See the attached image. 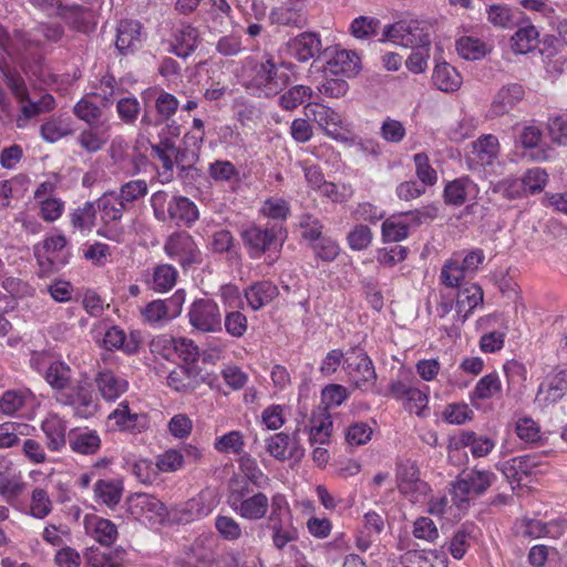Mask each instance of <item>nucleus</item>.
<instances>
[{
  "instance_id": "nucleus-12",
  "label": "nucleus",
  "mask_w": 567,
  "mask_h": 567,
  "mask_svg": "<svg viewBox=\"0 0 567 567\" xmlns=\"http://www.w3.org/2000/svg\"><path fill=\"white\" fill-rule=\"evenodd\" d=\"M111 430L130 434H141L151 427V420L147 413L134 410L128 401H121L117 406L107 415Z\"/></svg>"
},
{
  "instance_id": "nucleus-54",
  "label": "nucleus",
  "mask_w": 567,
  "mask_h": 567,
  "mask_svg": "<svg viewBox=\"0 0 567 567\" xmlns=\"http://www.w3.org/2000/svg\"><path fill=\"white\" fill-rule=\"evenodd\" d=\"M269 19L271 23L299 29L307 24V18L303 11L293 6H280L274 8L270 11Z\"/></svg>"
},
{
  "instance_id": "nucleus-13",
  "label": "nucleus",
  "mask_w": 567,
  "mask_h": 567,
  "mask_svg": "<svg viewBox=\"0 0 567 567\" xmlns=\"http://www.w3.org/2000/svg\"><path fill=\"white\" fill-rule=\"evenodd\" d=\"M185 293L177 290L168 299H157L148 302L142 310L143 321L152 327H163L182 312Z\"/></svg>"
},
{
  "instance_id": "nucleus-61",
  "label": "nucleus",
  "mask_w": 567,
  "mask_h": 567,
  "mask_svg": "<svg viewBox=\"0 0 567 567\" xmlns=\"http://www.w3.org/2000/svg\"><path fill=\"white\" fill-rule=\"evenodd\" d=\"M271 530L272 545L282 550L289 543L297 542L299 538V530L295 526L293 520L280 523L269 526Z\"/></svg>"
},
{
  "instance_id": "nucleus-17",
  "label": "nucleus",
  "mask_w": 567,
  "mask_h": 567,
  "mask_svg": "<svg viewBox=\"0 0 567 567\" xmlns=\"http://www.w3.org/2000/svg\"><path fill=\"white\" fill-rule=\"evenodd\" d=\"M545 454H526L504 462L501 471L507 478L520 482L524 477L543 473L546 465Z\"/></svg>"
},
{
  "instance_id": "nucleus-18",
  "label": "nucleus",
  "mask_w": 567,
  "mask_h": 567,
  "mask_svg": "<svg viewBox=\"0 0 567 567\" xmlns=\"http://www.w3.org/2000/svg\"><path fill=\"white\" fill-rule=\"evenodd\" d=\"M94 383L101 398L109 403L118 400L130 388L126 378L111 369L100 370L94 377Z\"/></svg>"
},
{
  "instance_id": "nucleus-25",
  "label": "nucleus",
  "mask_w": 567,
  "mask_h": 567,
  "mask_svg": "<svg viewBox=\"0 0 567 567\" xmlns=\"http://www.w3.org/2000/svg\"><path fill=\"white\" fill-rule=\"evenodd\" d=\"M288 52L299 62H307L315 58L322 48L319 34L302 32L290 39L287 43Z\"/></svg>"
},
{
  "instance_id": "nucleus-29",
  "label": "nucleus",
  "mask_w": 567,
  "mask_h": 567,
  "mask_svg": "<svg viewBox=\"0 0 567 567\" xmlns=\"http://www.w3.org/2000/svg\"><path fill=\"white\" fill-rule=\"evenodd\" d=\"M122 467L128 471L142 484H153L158 477L155 463L148 458L138 457L133 453L123 454Z\"/></svg>"
},
{
  "instance_id": "nucleus-58",
  "label": "nucleus",
  "mask_w": 567,
  "mask_h": 567,
  "mask_svg": "<svg viewBox=\"0 0 567 567\" xmlns=\"http://www.w3.org/2000/svg\"><path fill=\"white\" fill-rule=\"evenodd\" d=\"M269 515L267 517L269 526L293 520L290 504L282 493H276L269 499Z\"/></svg>"
},
{
  "instance_id": "nucleus-45",
  "label": "nucleus",
  "mask_w": 567,
  "mask_h": 567,
  "mask_svg": "<svg viewBox=\"0 0 567 567\" xmlns=\"http://www.w3.org/2000/svg\"><path fill=\"white\" fill-rule=\"evenodd\" d=\"M107 128L103 125H89L76 136V144L87 153H97L107 143Z\"/></svg>"
},
{
  "instance_id": "nucleus-7",
  "label": "nucleus",
  "mask_w": 567,
  "mask_h": 567,
  "mask_svg": "<svg viewBox=\"0 0 567 567\" xmlns=\"http://www.w3.org/2000/svg\"><path fill=\"white\" fill-rule=\"evenodd\" d=\"M436 216L437 208L433 206L391 215L382 223V239L386 243L402 241L408 238L411 228L433 220Z\"/></svg>"
},
{
  "instance_id": "nucleus-24",
  "label": "nucleus",
  "mask_w": 567,
  "mask_h": 567,
  "mask_svg": "<svg viewBox=\"0 0 567 567\" xmlns=\"http://www.w3.org/2000/svg\"><path fill=\"white\" fill-rule=\"evenodd\" d=\"M199 218V212L194 202L185 196H173L167 206L166 221L190 227Z\"/></svg>"
},
{
  "instance_id": "nucleus-27",
  "label": "nucleus",
  "mask_w": 567,
  "mask_h": 567,
  "mask_svg": "<svg viewBox=\"0 0 567 567\" xmlns=\"http://www.w3.org/2000/svg\"><path fill=\"white\" fill-rule=\"evenodd\" d=\"M501 145L497 136L483 134L472 143L471 159L480 166H492L497 162Z\"/></svg>"
},
{
  "instance_id": "nucleus-49",
  "label": "nucleus",
  "mask_w": 567,
  "mask_h": 567,
  "mask_svg": "<svg viewBox=\"0 0 567 567\" xmlns=\"http://www.w3.org/2000/svg\"><path fill=\"white\" fill-rule=\"evenodd\" d=\"M103 346L107 350H122L127 354L135 353L138 350V341L133 334L127 339L123 329L117 326H111L106 329L103 338Z\"/></svg>"
},
{
  "instance_id": "nucleus-2",
  "label": "nucleus",
  "mask_w": 567,
  "mask_h": 567,
  "mask_svg": "<svg viewBox=\"0 0 567 567\" xmlns=\"http://www.w3.org/2000/svg\"><path fill=\"white\" fill-rule=\"evenodd\" d=\"M239 237L252 260L269 252H279L287 239V229L277 223L259 224L250 221L240 227Z\"/></svg>"
},
{
  "instance_id": "nucleus-9",
  "label": "nucleus",
  "mask_w": 567,
  "mask_h": 567,
  "mask_svg": "<svg viewBox=\"0 0 567 567\" xmlns=\"http://www.w3.org/2000/svg\"><path fill=\"white\" fill-rule=\"evenodd\" d=\"M126 504L130 515L150 527L163 524L168 514L165 504L155 495L147 493L131 495Z\"/></svg>"
},
{
  "instance_id": "nucleus-36",
  "label": "nucleus",
  "mask_w": 567,
  "mask_h": 567,
  "mask_svg": "<svg viewBox=\"0 0 567 567\" xmlns=\"http://www.w3.org/2000/svg\"><path fill=\"white\" fill-rule=\"evenodd\" d=\"M124 485L114 478L99 480L94 484V501L113 509L122 499Z\"/></svg>"
},
{
  "instance_id": "nucleus-14",
  "label": "nucleus",
  "mask_w": 567,
  "mask_h": 567,
  "mask_svg": "<svg viewBox=\"0 0 567 567\" xmlns=\"http://www.w3.org/2000/svg\"><path fill=\"white\" fill-rule=\"evenodd\" d=\"M303 113L308 120L316 122L331 138L340 142L349 140L347 134L342 132L343 120L333 109L317 102H310L303 106Z\"/></svg>"
},
{
  "instance_id": "nucleus-16",
  "label": "nucleus",
  "mask_w": 567,
  "mask_h": 567,
  "mask_svg": "<svg viewBox=\"0 0 567 567\" xmlns=\"http://www.w3.org/2000/svg\"><path fill=\"white\" fill-rule=\"evenodd\" d=\"M396 477L399 491L412 503L420 502L430 491L427 483L420 480L416 464L410 460L398 465Z\"/></svg>"
},
{
  "instance_id": "nucleus-23",
  "label": "nucleus",
  "mask_w": 567,
  "mask_h": 567,
  "mask_svg": "<svg viewBox=\"0 0 567 567\" xmlns=\"http://www.w3.org/2000/svg\"><path fill=\"white\" fill-rule=\"evenodd\" d=\"M480 193L478 186L468 176H461L449 182L444 187L445 203L453 206H462L475 200Z\"/></svg>"
},
{
  "instance_id": "nucleus-21",
  "label": "nucleus",
  "mask_w": 567,
  "mask_h": 567,
  "mask_svg": "<svg viewBox=\"0 0 567 567\" xmlns=\"http://www.w3.org/2000/svg\"><path fill=\"white\" fill-rule=\"evenodd\" d=\"M230 506L240 517L259 520L265 518L268 513L269 498L266 494L258 492L247 497H234Z\"/></svg>"
},
{
  "instance_id": "nucleus-56",
  "label": "nucleus",
  "mask_w": 567,
  "mask_h": 567,
  "mask_svg": "<svg viewBox=\"0 0 567 567\" xmlns=\"http://www.w3.org/2000/svg\"><path fill=\"white\" fill-rule=\"evenodd\" d=\"M103 105L100 106L93 102L92 95H85L73 106L74 115L87 125H102Z\"/></svg>"
},
{
  "instance_id": "nucleus-52",
  "label": "nucleus",
  "mask_w": 567,
  "mask_h": 567,
  "mask_svg": "<svg viewBox=\"0 0 567 567\" xmlns=\"http://www.w3.org/2000/svg\"><path fill=\"white\" fill-rule=\"evenodd\" d=\"M33 401L34 396L28 389L8 390L0 396V411L6 415H14Z\"/></svg>"
},
{
  "instance_id": "nucleus-46",
  "label": "nucleus",
  "mask_w": 567,
  "mask_h": 567,
  "mask_svg": "<svg viewBox=\"0 0 567 567\" xmlns=\"http://www.w3.org/2000/svg\"><path fill=\"white\" fill-rule=\"evenodd\" d=\"M566 390L567 372L561 370L554 374L547 383L539 385L536 400L545 404L555 403L563 398Z\"/></svg>"
},
{
  "instance_id": "nucleus-47",
  "label": "nucleus",
  "mask_w": 567,
  "mask_h": 567,
  "mask_svg": "<svg viewBox=\"0 0 567 567\" xmlns=\"http://www.w3.org/2000/svg\"><path fill=\"white\" fill-rule=\"evenodd\" d=\"M198 31L189 24L182 25L174 34V40L172 42V51L177 56L187 58L195 51V49L198 45Z\"/></svg>"
},
{
  "instance_id": "nucleus-42",
  "label": "nucleus",
  "mask_w": 567,
  "mask_h": 567,
  "mask_svg": "<svg viewBox=\"0 0 567 567\" xmlns=\"http://www.w3.org/2000/svg\"><path fill=\"white\" fill-rule=\"evenodd\" d=\"M433 84L442 92L452 93L462 85L458 71L447 62L437 63L432 75Z\"/></svg>"
},
{
  "instance_id": "nucleus-15",
  "label": "nucleus",
  "mask_w": 567,
  "mask_h": 567,
  "mask_svg": "<svg viewBox=\"0 0 567 567\" xmlns=\"http://www.w3.org/2000/svg\"><path fill=\"white\" fill-rule=\"evenodd\" d=\"M55 400L63 406H70L74 416L81 419L92 417L99 410V400L93 391L82 385L59 392Z\"/></svg>"
},
{
  "instance_id": "nucleus-37",
  "label": "nucleus",
  "mask_w": 567,
  "mask_h": 567,
  "mask_svg": "<svg viewBox=\"0 0 567 567\" xmlns=\"http://www.w3.org/2000/svg\"><path fill=\"white\" fill-rule=\"evenodd\" d=\"M560 526L557 523H543L535 518H523L516 524V534L525 538L558 537Z\"/></svg>"
},
{
  "instance_id": "nucleus-20",
  "label": "nucleus",
  "mask_w": 567,
  "mask_h": 567,
  "mask_svg": "<svg viewBox=\"0 0 567 567\" xmlns=\"http://www.w3.org/2000/svg\"><path fill=\"white\" fill-rule=\"evenodd\" d=\"M327 74L352 78L361 70L360 56L346 49L336 48L327 61Z\"/></svg>"
},
{
  "instance_id": "nucleus-57",
  "label": "nucleus",
  "mask_w": 567,
  "mask_h": 567,
  "mask_svg": "<svg viewBox=\"0 0 567 567\" xmlns=\"http://www.w3.org/2000/svg\"><path fill=\"white\" fill-rule=\"evenodd\" d=\"M53 509V502L47 489L35 487L30 495V504L25 514L37 519H44L51 514Z\"/></svg>"
},
{
  "instance_id": "nucleus-60",
  "label": "nucleus",
  "mask_w": 567,
  "mask_h": 567,
  "mask_svg": "<svg viewBox=\"0 0 567 567\" xmlns=\"http://www.w3.org/2000/svg\"><path fill=\"white\" fill-rule=\"evenodd\" d=\"M381 21L370 16H360L352 20L349 27L350 34L358 40H370L378 34Z\"/></svg>"
},
{
  "instance_id": "nucleus-1",
  "label": "nucleus",
  "mask_w": 567,
  "mask_h": 567,
  "mask_svg": "<svg viewBox=\"0 0 567 567\" xmlns=\"http://www.w3.org/2000/svg\"><path fill=\"white\" fill-rule=\"evenodd\" d=\"M244 85L258 97H272L281 92L289 83L290 76L279 72L270 54L260 60L247 56L243 60Z\"/></svg>"
},
{
  "instance_id": "nucleus-55",
  "label": "nucleus",
  "mask_w": 567,
  "mask_h": 567,
  "mask_svg": "<svg viewBox=\"0 0 567 567\" xmlns=\"http://www.w3.org/2000/svg\"><path fill=\"white\" fill-rule=\"evenodd\" d=\"M289 214V203L280 197L267 198L259 208V215L269 219L267 223H277L282 226H285Z\"/></svg>"
},
{
  "instance_id": "nucleus-41",
  "label": "nucleus",
  "mask_w": 567,
  "mask_h": 567,
  "mask_svg": "<svg viewBox=\"0 0 567 567\" xmlns=\"http://www.w3.org/2000/svg\"><path fill=\"white\" fill-rule=\"evenodd\" d=\"M69 444L75 453L93 455L101 447V437L95 430L73 431L69 434Z\"/></svg>"
},
{
  "instance_id": "nucleus-19",
  "label": "nucleus",
  "mask_w": 567,
  "mask_h": 567,
  "mask_svg": "<svg viewBox=\"0 0 567 567\" xmlns=\"http://www.w3.org/2000/svg\"><path fill=\"white\" fill-rule=\"evenodd\" d=\"M483 289L477 284H464L457 291L456 313L454 324H463L473 313L474 309L483 305Z\"/></svg>"
},
{
  "instance_id": "nucleus-3",
  "label": "nucleus",
  "mask_w": 567,
  "mask_h": 567,
  "mask_svg": "<svg viewBox=\"0 0 567 567\" xmlns=\"http://www.w3.org/2000/svg\"><path fill=\"white\" fill-rule=\"evenodd\" d=\"M495 480L496 475L487 470L472 468L467 472H463L457 480L451 484V502H453L458 511L457 514L452 515L456 517L466 511L471 501L484 494Z\"/></svg>"
},
{
  "instance_id": "nucleus-11",
  "label": "nucleus",
  "mask_w": 567,
  "mask_h": 567,
  "mask_svg": "<svg viewBox=\"0 0 567 567\" xmlns=\"http://www.w3.org/2000/svg\"><path fill=\"white\" fill-rule=\"evenodd\" d=\"M190 326L203 333H218L223 330V317L218 303L208 298L196 299L188 309Z\"/></svg>"
},
{
  "instance_id": "nucleus-50",
  "label": "nucleus",
  "mask_w": 567,
  "mask_h": 567,
  "mask_svg": "<svg viewBox=\"0 0 567 567\" xmlns=\"http://www.w3.org/2000/svg\"><path fill=\"white\" fill-rule=\"evenodd\" d=\"M166 383L176 392L187 393L196 389L197 373L190 367L178 365L168 373Z\"/></svg>"
},
{
  "instance_id": "nucleus-6",
  "label": "nucleus",
  "mask_w": 567,
  "mask_h": 567,
  "mask_svg": "<svg viewBox=\"0 0 567 567\" xmlns=\"http://www.w3.org/2000/svg\"><path fill=\"white\" fill-rule=\"evenodd\" d=\"M432 32L430 21L409 19L386 25L383 35L405 48L426 49L430 48Z\"/></svg>"
},
{
  "instance_id": "nucleus-44",
  "label": "nucleus",
  "mask_w": 567,
  "mask_h": 567,
  "mask_svg": "<svg viewBox=\"0 0 567 567\" xmlns=\"http://www.w3.org/2000/svg\"><path fill=\"white\" fill-rule=\"evenodd\" d=\"M471 278L461 266V254H454L453 257L447 259L442 266L440 272L441 284L449 288L460 289Z\"/></svg>"
},
{
  "instance_id": "nucleus-48",
  "label": "nucleus",
  "mask_w": 567,
  "mask_h": 567,
  "mask_svg": "<svg viewBox=\"0 0 567 567\" xmlns=\"http://www.w3.org/2000/svg\"><path fill=\"white\" fill-rule=\"evenodd\" d=\"M177 277L178 271L174 266L162 264L153 268L146 282L154 291L166 292L175 286Z\"/></svg>"
},
{
  "instance_id": "nucleus-34",
  "label": "nucleus",
  "mask_w": 567,
  "mask_h": 567,
  "mask_svg": "<svg viewBox=\"0 0 567 567\" xmlns=\"http://www.w3.org/2000/svg\"><path fill=\"white\" fill-rule=\"evenodd\" d=\"M267 451L271 456L281 461L292 457L300 458L303 455V449L299 446L296 436L290 437L284 432L276 433L267 440Z\"/></svg>"
},
{
  "instance_id": "nucleus-5",
  "label": "nucleus",
  "mask_w": 567,
  "mask_h": 567,
  "mask_svg": "<svg viewBox=\"0 0 567 567\" xmlns=\"http://www.w3.org/2000/svg\"><path fill=\"white\" fill-rule=\"evenodd\" d=\"M33 251L41 270L44 272L61 270L70 262L73 255L69 238L56 229L37 244Z\"/></svg>"
},
{
  "instance_id": "nucleus-39",
  "label": "nucleus",
  "mask_w": 567,
  "mask_h": 567,
  "mask_svg": "<svg viewBox=\"0 0 567 567\" xmlns=\"http://www.w3.org/2000/svg\"><path fill=\"white\" fill-rule=\"evenodd\" d=\"M95 205L96 212L105 225L120 221L122 219L123 213L128 210V208L117 197L115 192L103 194L96 200Z\"/></svg>"
},
{
  "instance_id": "nucleus-38",
  "label": "nucleus",
  "mask_w": 567,
  "mask_h": 567,
  "mask_svg": "<svg viewBox=\"0 0 567 567\" xmlns=\"http://www.w3.org/2000/svg\"><path fill=\"white\" fill-rule=\"evenodd\" d=\"M278 293L277 286L268 280L256 282L245 289L247 303L255 311L271 302Z\"/></svg>"
},
{
  "instance_id": "nucleus-30",
  "label": "nucleus",
  "mask_w": 567,
  "mask_h": 567,
  "mask_svg": "<svg viewBox=\"0 0 567 567\" xmlns=\"http://www.w3.org/2000/svg\"><path fill=\"white\" fill-rule=\"evenodd\" d=\"M25 488L27 484L21 474L9 470L0 472V496L9 506L20 509V497Z\"/></svg>"
},
{
  "instance_id": "nucleus-22",
  "label": "nucleus",
  "mask_w": 567,
  "mask_h": 567,
  "mask_svg": "<svg viewBox=\"0 0 567 567\" xmlns=\"http://www.w3.org/2000/svg\"><path fill=\"white\" fill-rule=\"evenodd\" d=\"M524 97V89L520 84H508L502 86L495 94L487 117L495 118L507 114Z\"/></svg>"
},
{
  "instance_id": "nucleus-62",
  "label": "nucleus",
  "mask_w": 567,
  "mask_h": 567,
  "mask_svg": "<svg viewBox=\"0 0 567 567\" xmlns=\"http://www.w3.org/2000/svg\"><path fill=\"white\" fill-rule=\"evenodd\" d=\"M456 50L463 59L472 61L483 59L488 52L487 45L473 37H462L458 39Z\"/></svg>"
},
{
  "instance_id": "nucleus-64",
  "label": "nucleus",
  "mask_w": 567,
  "mask_h": 567,
  "mask_svg": "<svg viewBox=\"0 0 567 567\" xmlns=\"http://www.w3.org/2000/svg\"><path fill=\"white\" fill-rule=\"evenodd\" d=\"M188 567H217L215 555L210 547L204 546L203 539H197L190 549Z\"/></svg>"
},
{
  "instance_id": "nucleus-59",
  "label": "nucleus",
  "mask_w": 567,
  "mask_h": 567,
  "mask_svg": "<svg viewBox=\"0 0 567 567\" xmlns=\"http://www.w3.org/2000/svg\"><path fill=\"white\" fill-rule=\"evenodd\" d=\"M313 95V90L308 85L297 84L285 91L278 99L279 106L285 111H293Z\"/></svg>"
},
{
  "instance_id": "nucleus-28",
  "label": "nucleus",
  "mask_w": 567,
  "mask_h": 567,
  "mask_svg": "<svg viewBox=\"0 0 567 567\" xmlns=\"http://www.w3.org/2000/svg\"><path fill=\"white\" fill-rule=\"evenodd\" d=\"M152 148L162 163L163 172L159 173L162 182H169L173 178L174 165H179L183 163L185 152L177 148L175 144L168 138L162 140Z\"/></svg>"
},
{
  "instance_id": "nucleus-4",
  "label": "nucleus",
  "mask_w": 567,
  "mask_h": 567,
  "mask_svg": "<svg viewBox=\"0 0 567 567\" xmlns=\"http://www.w3.org/2000/svg\"><path fill=\"white\" fill-rule=\"evenodd\" d=\"M0 70L3 73L8 87L21 104V114L17 118V126L19 128L25 127L30 118L52 111L55 107V101L51 94H43L39 101L31 100L25 82L18 71L2 66H0Z\"/></svg>"
},
{
  "instance_id": "nucleus-51",
  "label": "nucleus",
  "mask_w": 567,
  "mask_h": 567,
  "mask_svg": "<svg viewBox=\"0 0 567 567\" xmlns=\"http://www.w3.org/2000/svg\"><path fill=\"white\" fill-rule=\"evenodd\" d=\"M73 132L72 120L69 117L52 116L40 126L41 137L49 143H55Z\"/></svg>"
},
{
  "instance_id": "nucleus-40",
  "label": "nucleus",
  "mask_w": 567,
  "mask_h": 567,
  "mask_svg": "<svg viewBox=\"0 0 567 567\" xmlns=\"http://www.w3.org/2000/svg\"><path fill=\"white\" fill-rule=\"evenodd\" d=\"M456 447H468L474 457H484L495 447V441L473 431H463L455 440Z\"/></svg>"
},
{
  "instance_id": "nucleus-32",
  "label": "nucleus",
  "mask_w": 567,
  "mask_h": 567,
  "mask_svg": "<svg viewBox=\"0 0 567 567\" xmlns=\"http://www.w3.org/2000/svg\"><path fill=\"white\" fill-rule=\"evenodd\" d=\"M333 422L327 409L318 408L309 421V442L311 445H328L331 440Z\"/></svg>"
},
{
  "instance_id": "nucleus-31",
  "label": "nucleus",
  "mask_w": 567,
  "mask_h": 567,
  "mask_svg": "<svg viewBox=\"0 0 567 567\" xmlns=\"http://www.w3.org/2000/svg\"><path fill=\"white\" fill-rule=\"evenodd\" d=\"M402 567H447V556L443 550H408L400 557Z\"/></svg>"
},
{
  "instance_id": "nucleus-35",
  "label": "nucleus",
  "mask_w": 567,
  "mask_h": 567,
  "mask_svg": "<svg viewBox=\"0 0 567 567\" xmlns=\"http://www.w3.org/2000/svg\"><path fill=\"white\" fill-rule=\"evenodd\" d=\"M141 23L133 20L121 21L117 27L115 45L122 54L134 52L142 45Z\"/></svg>"
},
{
  "instance_id": "nucleus-53",
  "label": "nucleus",
  "mask_w": 567,
  "mask_h": 567,
  "mask_svg": "<svg viewBox=\"0 0 567 567\" xmlns=\"http://www.w3.org/2000/svg\"><path fill=\"white\" fill-rule=\"evenodd\" d=\"M539 32L533 24L520 25L511 38L512 50L517 54H526L538 45Z\"/></svg>"
},
{
  "instance_id": "nucleus-8",
  "label": "nucleus",
  "mask_w": 567,
  "mask_h": 567,
  "mask_svg": "<svg viewBox=\"0 0 567 567\" xmlns=\"http://www.w3.org/2000/svg\"><path fill=\"white\" fill-rule=\"evenodd\" d=\"M347 371L349 381L361 391L371 390L377 380V373L372 360L361 348H351L346 352L342 364Z\"/></svg>"
},
{
  "instance_id": "nucleus-33",
  "label": "nucleus",
  "mask_w": 567,
  "mask_h": 567,
  "mask_svg": "<svg viewBox=\"0 0 567 567\" xmlns=\"http://www.w3.org/2000/svg\"><path fill=\"white\" fill-rule=\"evenodd\" d=\"M33 8L48 16H56L74 24L82 18L83 11L80 6H64L62 0H27Z\"/></svg>"
},
{
  "instance_id": "nucleus-10",
  "label": "nucleus",
  "mask_w": 567,
  "mask_h": 567,
  "mask_svg": "<svg viewBox=\"0 0 567 567\" xmlns=\"http://www.w3.org/2000/svg\"><path fill=\"white\" fill-rule=\"evenodd\" d=\"M164 252L176 260L184 270L202 262V251L190 234L184 230L169 235L164 244Z\"/></svg>"
},
{
  "instance_id": "nucleus-26",
  "label": "nucleus",
  "mask_w": 567,
  "mask_h": 567,
  "mask_svg": "<svg viewBox=\"0 0 567 567\" xmlns=\"http://www.w3.org/2000/svg\"><path fill=\"white\" fill-rule=\"evenodd\" d=\"M83 525L86 534L101 545L110 546L117 539V527L107 518L100 517L95 514H87L84 516Z\"/></svg>"
},
{
  "instance_id": "nucleus-63",
  "label": "nucleus",
  "mask_w": 567,
  "mask_h": 567,
  "mask_svg": "<svg viewBox=\"0 0 567 567\" xmlns=\"http://www.w3.org/2000/svg\"><path fill=\"white\" fill-rule=\"evenodd\" d=\"M43 378L53 389L64 390L71 381V369L64 362L54 359Z\"/></svg>"
},
{
  "instance_id": "nucleus-43",
  "label": "nucleus",
  "mask_w": 567,
  "mask_h": 567,
  "mask_svg": "<svg viewBox=\"0 0 567 567\" xmlns=\"http://www.w3.org/2000/svg\"><path fill=\"white\" fill-rule=\"evenodd\" d=\"M41 429L45 434L48 447L60 451L66 444V423L56 414H50L42 421Z\"/></svg>"
}]
</instances>
